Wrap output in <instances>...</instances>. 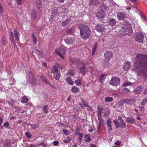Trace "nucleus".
Listing matches in <instances>:
<instances>
[{"mask_svg": "<svg viewBox=\"0 0 147 147\" xmlns=\"http://www.w3.org/2000/svg\"><path fill=\"white\" fill-rule=\"evenodd\" d=\"M98 119L99 120V125H101L104 123V120L101 118V117H98Z\"/></svg>", "mask_w": 147, "mask_h": 147, "instance_id": "nucleus-45", "label": "nucleus"}, {"mask_svg": "<svg viewBox=\"0 0 147 147\" xmlns=\"http://www.w3.org/2000/svg\"><path fill=\"white\" fill-rule=\"evenodd\" d=\"M75 39L74 37H69L65 40V42L68 44H72L74 42Z\"/></svg>", "mask_w": 147, "mask_h": 147, "instance_id": "nucleus-18", "label": "nucleus"}, {"mask_svg": "<svg viewBox=\"0 0 147 147\" xmlns=\"http://www.w3.org/2000/svg\"><path fill=\"white\" fill-rule=\"evenodd\" d=\"M84 141L86 142H89L90 140V137L88 134L84 136Z\"/></svg>", "mask_w": 147, "mask_h": 147, "instance_id": "nucleus-38", "label": "nucleus"}, {"mask_svg": "<svg viewBox=\"0 0 147 147\" xmlns=\"http://www.w3.org/2000/svg\"><path fill=\"white\" fill-rule=\"evenodd\" d=\"M56 66L58 67L61 69H62L63 68V66L61 65H60V64H59V63H56Z\"/></svg>", "mask_w": 147, "mask_h": 147, "instance_id": "nucleus-59", "label": "nucleus"}, {"mask_svg": "<svg viewBox=\"0 0 147 147\" xmlns=\"http://www.w3.org/2000/svg\"><path fill=\"white\" fill-rule=\"evenodd\" d=\"M63 131L64 134L68 135L69 134V130L64 129L63 130Z\"/></svg>", "mask_w": 147, "mask_h": 147, "instance_id": "nucleus-56", "label": "nucleus"}, {"mask_svg": "<svg viewBox=\"0 0 147 147\" xmlns=\"http://www.w3.org/2000/svg\"><path fill=\"white\" fill-rule=\"evenodd\" d=\"M30 125L31 126L32 129H34L38 128L39 127V125L38 124H30Z\"/></svg>", "mask_w": 147, "mask_h": 147, "instance_id": "nucleus-32", "label": "nucleus"}, {"mask_svg": "<svg viewBox=\"0 0 147 147\" xmlns=\"http://www.w3.org/2000/svg\"><path fill=\"white\" fill-rule=\"evenodd\" d=\"M48 107L47 106H44L42 108L43 111L45 113H47L48 112V110L47 109V108Z\"/></svg>", "mask_w": 147, "mask_h": 147, "instance_id": "nucleus-49", "label": "nucleus"}, {"mask_svg": "<svg viewBox=\"0 0 147 147\" xmlns=\"http://www.w3.org/2000/svg\"><path fill=\"white\" fill-rule=\"evenodd\" d=\"M113 123L115 124L116 128L118 129L119 128H124L126 126L125 123H123L118 121L117 120H114L113 121Z\"/></svg>", "mask_w": 147, "mask_h": 147, "instance_id": "nucleus-9", "label": "nucleus"}, {"mask_svg": "<svg viewBox=\"0 0 147 147\" xmlns=\"http://www.w3.org/2000/svg\"><path fill=\"white\" fill-rule=\"evenodd\" d=\"M10 40L11 44H15V42L14 40L13 35L10 36Z\"/></svg>", "mask_w": 147, "mask_h": 147, "instance_id": "nucleus-50", "label": "nucleus"}, {"mask_svg": "<svg viewBox=\"0 0 147 147\" xmlns=\"http://www.w3.org/2000/svg\"><path fill=\"white\" fill-rule=\"evenodd\" d=\"M59 143L58 141H54L53 142V144L55 146H57Z\"/></svg>", "mask_w": 147, "mask_h": 147, "instance_id": "nucleus-63", "label": "nucleus"}, {"mask_svg": "<svg viewBox=\"0 0 147 147\" xmlns=\"http://www.w3.org/2000/svg\"><path fill=\"white\" fill-rule=\"evenodd\" d=\"M51 73L54 74V76L57 80H59L60 79V73L56 65L53 66L52 67Z\"/></svg>", "mask_w": 147, "mask_h": 147, "instance_id": "nucleus-5", "label": "nucleus"}, {"mask_svg": "<svg viewBox=\"0 0 147 147\" xmlns=\"http://www.w3.org/2000/svg\"><path fill=\"white\" fill-rule=\"evenodd\" d=\"M123 69L125 71L128 70L131 66V63L130 62L127 61L123 65Z\"/></svg>", "mask_w": 147, "mask_h": 147, "instance_id": "nucleus-15", "label": "nucleus"}, {"mask_svg": "<svg viewBox=\"0 0 147 147\" xmlns=\"http://www.w3.org/2000/svg\"><path fill=\"white\" fill-rule=\"evenodd\" d=\"M122 101L123 103H126L128 105H131L135 103V100L134 98H126L123 99Z\"/></svg>", "mask_w": 147, "mask_h": 147, "instance_id": "nucleus-11", "label": "nucleus"}, {"mask_svg": "<svg viewBox=\"0 0 147 147\" xmlns=\"http://www.w3.org/2000/svg\"><path fill=\"white\" fill-rule=\"evenodd\" d=\"M28 82L31 84L32 86L35 85L36 79L34 77L32 78H28Z\"/></svg>", "mask_w": 147, "mask_h": 147, "instance_id": "nucleus-21", "label": "nucleus"}, {"mask_svg": "<svg viewBox=\"0 0 147 147\" xmlns=\"http://www.w3.org/2000/svg\"><path fill=\"white\" fill-rule=\"evenodd\" d=\"M36 53L38 55L39 57L43 58L45 54L44 52L40 51L38 50H36Z\"/></svg>", "mask_w": 147, "mask_h": 147, "instance_id": "nucleus-26", "label": "nucleus"}, {"mask_svg": "<svg viewBox=\"0 0 147 147\" xmlns=\"http://www.w3.org/2000/svg\"><path fill=\"white\" fill-rule=\"evenodd\" d=\"M111 122L110 119H108L107 120V126L111 125Z\"/></svg>", "mask_w": 147, "mask_h": 147, "instance_id": "nucleus-52", "label": "nucleus"}, {"mask_svg": "<svg viewBox=\"0 0 147 147\" xmlns=\"http://www.w3.org/2000/svg\"><path fill=\"white\" fill-rule=\"evenodd\" d=\"M71 21V20L69 19H67L65 21H63L62 23V25L63 26H66Z\"/></svg>", "mask_w": 147, "mask_h": 147, "instance_id": "nucleus-25", "label": "nucleus"}, {"mask_svg": "<svg viewBox=\"0 0 147 147\" xmlns=\"http://www.w3.org/2000/svg\"><path fill=\"white\" fill-rule=\"evenodd\" d=\"M113 100V99L112 97L109 96L105 98V101L106 102H112Z\"/></svg>", "mask_w": 147, "mask_h": 147, "instance_id": "nucleus-30", "label": "nucleus"}, {"mask_svg": "<svg viewBox=\"0 0 147 147\" xmlns=\"http://www.w3.org/2000/svg\"><path fill=\"white\" fill-rule=\"evenodd\" d=\"M131 83L129 82H125L123 84V86H130L131 85Z\"/></svg>", "mask_w": 147, "mask_h": 147, "instance_id": "nucleus-54", "label": "nucleus"}, {"mask_svg": "<svg viewBox=\"0 0 147 147\" xmlns=\"http://www.w3.org/2000/svg\"><path fill=\"white\" fill-rule=\"evenodd\" d=\"M74 70L70 69L69 70L68 72L67 73V75L71 76H74L75 74V73L74 72Z\"/></svg>", "mask_w": 147, "mask_h": 147, "instance_id": "nucleus-35", "label": "nucleus"}, {"mask_svg": "<svg viewBox=\"0 0 147 147\" xmlns=\"http://www.w3.org/2000/svg\"><path fill=\"white\" fill-rule=\"evenodd\" d=\"M120 83V80L118 77H112L109 81V84L114 86L119 85Z\"/></svg>", "mask_w": 147, "mask_h": 147, "instance_id": "nucleus-6", "label": "nucleus"}, {"mask_svg": "<svg viewBox=\"0 0 147 147\" xmlns=\"http://www.w3.org/2000/svg\"><path fill=\"white\" fill-rule=\"evenodd\" d=\"M28 101V99L26 96L23 97L21 100V102L24 103H27Z\"/></svg>", "mask_w": 147, "mask_h": 147, "instance_id": "nucleus-28", "label": "nucleus"}, {"mask_svg": "<svg viewBox=\"0 0 147 147\" xmlns=\"http://www.w3.org/2000/svg\"><path fill=\"white\" fill-rule=\"evenodd\" d=\"M14 34L16 40H18L19 39V34L16 29H14Z\"/></svg>", "mask_w": 147, "mask_h": 147, "instance_id": "nucleus-27", "label": "nucleus"}, {"mask_svg": "<svg viewBox=\"0 0 147 147\" xmlns=\"http://www.w3.org/2000/svg\"><path fill=\"white\" fill-rule=\"evenodd\" d=\"M66 80L69 84L73 85L74 84V82L71 80V78L67 77L66 78Z\"/></svg>", "mask_w": 147, "mask_h": 147, "instance_id": "nucleus-29", "label": "nucleus"}, {"mask_svg": "<svg viewBox=\"0 0 147 147\" xmlns=\"http://www.w3.org/2000/svg\"><path fill=\"white\" fill-rule=\"evenodd\" d=\"M1 42L2 44L4 45H5L7 43L6 39L4 36H3L2 38Z\"/></svg>", "mask_w": 147, "mask_h": 147, "instance_id": "nucleus-44", "label": "nucleus"}, {"mask_svg": "<svg viewBox=\"0 0 147 147\" xmlns=\"http://www.w3.org/2000/svg\"><path fill=\"white\" fill-rule=\"evenodd\" d=\"M11 140L7 139L4 142L3 147H10Z\"/></svg>", "mask_w": 147, "mask_h": 147, "instance_id": "nucleus-23", "label": "nucleus"}, {"mask_svg": "<svg viewBox=\"0 0 147 147\" xmlns=\"http://www.w3.org/2000/svg\"><path fill=\"white\" fill-rule=\"evenodd\" d=\"M36 3L37 8L40 9L41 6V3L40 0H37L36 2Z\"/></svg>", "mask_w": 147, "mask_h": 147, "instance_id": "nucleus-36", "label": "nucleus"}, {"mask_svg": "<svg viewBox=\"0 0 147 147\" xmlns=\"http://www.w3.org/2000/svg\"><path fill=\"white\" fill-rule=\"evenodd\" d=\"M95 29L99 33H101L102 34H104L105 32V28L103 24H98L95 26Z\"/></svg>", "mask_w": 147, "mask_h": 147, "instance_id": "nucleus-10", "label": "nucleus"}, {"mask_svg": "<svg viewBox=\"0 0 147 147\" xmlns=\"http://www.w3.org/2000/svg\"><path fill=\"white\" fill-rule=\"evenodd\" d=\"M78 28L80 30V35L82 39L86 40L89 38L91 31L87 25L80 24L78 25Z\"/></svg>", "mask_w": 147, "mask_h": 147, "instance_id": "nucleus-2", "label": "nucleus"}, {"mask_svg": "<svg viewBox=\"0 0 147 147\" xmlns=\"http://www.w3.org/2000/svg\"><path fill=\"white\" fill-rule=\"evenodd\" d=\"M132 28L131 24H125L121 30L122 33L124 35H130L132 32Z\"/></svg>", "mask_w": 147, "mask_h": 147, "instance_id": "nucleus-3", "label": "nucleus"}, {"mask_svg": "<svg viewBox=\"0 0 147 147\" xmlns=\"http://www.w3.org/2000/svg\"><path fill=\"white\" fill-rule=\"evenodd\" d=\"M116 21L113 18L109 20L108 24L109 25L112 26H114L116 24Z\"/></svg>", "mask_w": 147, "mask_h": 147, "instance_id": "nucleus-22", "label": "nucleus"}, {"mask_svg": "<svg viewBox=\"0 0 147 147\" xmlns=\"http://www.w3.org/2000/svg\"><path fill=\"white\" fill-rule=\"evenodd\" d=\"M90 70L91 71V73L92 74H94V69L92 67H91L90 68Z\"/></svg>", "mask_w": 147, "mask_h": 147, "instance_id": "nucleus-62", "label": "nucleus"}, {"mask_svg": "<svg viewBox=\"0 0 147 147\" xmlns=\"http://www.w3.org/2000/svg\"><path fill=\"white\" fill-rule=\"evenodd\" d=\"M117 18L119 20H123L125 18L126 14L124 12H119L117 13Z\"/></svg>", "mask_w": 147, "mask_h": 147, "instance_id": "nucleus-14", "label": "nucleus"}, {"mask_svg": "<svg viewBox=\"0 0 147 147\" xmlns=\"http://www.w3.org/2000/svg\"><path fill=\"white\" fill-rule=\"evenodd\" d=\"M28 76H29V78H32L34 77V74L30 71H27Z\"/></svg>", "mask_w": 147, "mask_h": 147, "instance_id": "nucleus-31", "label": "nucleus"}, {"mask_svg": "<svg viewBox=\"0 0 147 147\" xmlns=\"http://www.w3.org/2000/svg\"><path fill=\"white\" fill-rule=\"evenodd\" d=\"M71 61L73 64L78 65L80 70L79 73H83L85 69V67L83 62L78 61L75 58H73L71 59Z\"/></svg>", "mask_w": 147, "mask_h": 147, "instance_id": "nucleus-4", "label": "nucleus"}, {"mask_svg": "<svg viewBox=\"0 0 147 147\" xmlns=\"http://www.w3.org/2000/svg\"><path fill=\"white\" fill-rule=\"evenodd\" d=\"M96 16L98 19L103 20L106 17V15L104 11H100L97 12Z\"/></svg>", "mask_w": 147, "mask_h": 147, "instance_id": "nucleus-13", "label": "nucleus"}, {"mask_svg": "<svg viewBox=\"0 0 147 147\" xmlns=\"http://www.w3.org/2000/svg\"><path fill=\"white\" fill-rule=\"evenodd\" d=\"M104 55L105 57V60L106 61H108L113 57L112 53L110 51H107L104 53Z\"/></svg>", "mask_w": 147, "mask_h": 147, "instance_id": "nucleus-12", "label": "nucleus"}, {"mask_svg": "<svg viewBox=\"0 0 147 147\" xmlns=\"http://www.w3.org/2000/svg\"><path fill=\"white\" fill-rule=\"evenodd\" d=\"M37 16V11L35 9H33L31 13V17L34 20H35Z\"/></svg>", "mask_w": 147, "mask_h": 147, "instance_id": "nucleus-16", "label": "nucleus"}, {"mask_svg": "<svg viewBox=\"0 0 147 147\" xmlns=\"http://www.w3.org/2000/svg\"><path fill=\"white\" fill-rule=\"evenodd\" d=\"M103 3L105 4V5H106V6L109 7L110 5L111 2L109 0H105L103 1Z\"/></svg>", "mask_w": 147, "mask_h": 147, "instance_id": "nucleus-46", "label": "nucleus"}, {"mask_svg": "<svg viewBox=\"0 0 147 147\" xmlns=\"http://www.w3.org/2000/svg\"><path fill=\"white\" fill-rule=\"evenodd\" d=\"M118 120L119 121V122H122L123 123H125L124 120L123 119L122 117L121 116H119L118 117Z\"/></svg>", "mask_w": 147, "mask_h": 147, "instance_id": "nucleus-57", "label": "nucleus"}, {"mask_svg": "<svg viewBox=\"0 0 147 147\" xmlns=\"http://www.w3.org/2000/svg\"><path fill=\"white\" fill-rule=\"evenodd\" d=\"M80 134L79 133V129L78 128H77L76 129V131L75 132V134L76 136H77L78 135H79V134Z\"/></svg>", "mask_w": 147, "mask_h": 147, "instance_id": "nucleus-60", "label": "nucleus"}, {"mask_svg": "<svg viewBox=\"0 0 147 147\" xmlns=\"http://www.w3.org/2000/svg\"><path fill=\"white\" fill-rule=\"evenodd\" d=\"M105 78V74H101L100 75L99 78V80L102 83V80Z\"/></svg>", "mask_w": 147, "mask_h": 147, "instance_id": "nucleus-43", "label": "nucleus"}, {"mask_svg": "<svg viewBox=\"0 0 147 147\" xmlns=\"http://www.w3.org/2000/svg\"><path fill=\"white\" fill-rule=\"evenodd\" d=\"M126 121L127 123L132 124L135 121L134 119L131 117H128L126 120Z\"/></svg>", "mask_w": 147, "mask_h": 147, "instance_id": "nucleus-24", "label": "nucleus"}, {"mask_svg": "<svg viewBox=\"0 0 147 147\" xmlns=\"http://www.w3.org/2000/svg\"><path fill=\"white\" fill-rule=\"evenodd\" d=\"M60 9L61 12L63 13H65L67 11V9L63 5L61 6Z\"/></svg>", "mask_w": 147, "mask_h": 147, "instance_id": "nucleus-33", "label": "nucleus"}, {"mask_svg": "<svg viewBox=\"0 0 147 147\" xmlns=\"http://www.w3.org/2000/svg\"><path fill=\"white\" fill-rule=\"evenodd\" d=\"M32 38L33 39V43L34 44H36L37 42V39L35 35L33 33H32Z\"/></svg>", "mask_w": 147, "mask_h": 147, "instance_id": "nucleus-41", "label": "nucleus"}, {"mask_svg": "<svg viewBox=\"0 0 147 147\" xmlns=\"http://www.w3.org/2000/svg\"><path fill=\"white\" fill-rule=\"evenodd\" d=\"M98 0H89L88 5L91 7L92 6H96L99 3Z\"/></svg>", "mask_w": 147, "mask_h": 147, "instance_id": "nucleus-17", "label": "nucleus"}, {"mask_svg": "<svg viewBox=\"0 0 147 147\" xmlns=\"http://www.w3.org/2000/svg\"><path fill=\"white\" fill-rule=\"evenodd\" d=\"M123 92L127 94L130 91L127 88H125L123 89Z\"/></svg>", "mask_w": 147, "mask_h": 147, "instance_id": "nucleus-55", "label": "nucleus"}, {"mask_svg": "<svg viewBox=\"0 0 147 147\" xmlns=\"http://www.w3.org/2000/svg\"><path fill=\"white\" fill-rule=\"evenodd\" d=\"M56 53L62 58H63V55L65 54L66 52L65 48L63 46H60L58 49L55 50Z\"/></svg>", "mask_w": 147, "mask_h": 147, "instance_id": "nucleus-7", "label": "nucleus"}, {"mask_svg": "<svg viewBox=\"0 0 147 147\" xmlns=\"http://www.w3.org/2000/svg\"><path fill=\"white\" fill-rule=\"evenodd\" d=\"M97 44H95L93 46L92 49V55H93L94 53L96 48Z\"/></svg>", "mask_w": 147, "mask_h": 147, "instance_id": "nucleus-51", "label": "nucleus"}, {"mask_svg": "<svg viewBox=\"0 0 147 147\" xmlns=\"http://www.w3.org/2000/svg\"><path fill=\"white\" fill-rule=\"evenodd\" d=\"M75 83L77 86H79L81 84V80L79 79L76 80Z\"/></svg>", "mask_w": 147, "mask_h": 147, "instance_id": "nucleus-48", "label": "nucleus"}, {"mask_svg": "<svg viewBox=\"0 0 147 147\" xmlns=\"http://www.w3.org/2000/svg\"><path fill=\"white\" fill-rule=\"evenodd\" d=\"M25 135L28 138H30L31 137V135L30 133L28 132L25 133Z\"/></svg>", "mask_w": 147, "mask_h": 147, "instance_id": "nucleus-53", "label": "nucleus"}, {"mask_svg": "<svg viewBox=\"0 0 147 147\" xmlns=\"http://www.w3.org/2000/svg\"><path fill=\"white\" fill-rule=\"evenodd\" d=\"M67 34L73 35L74 33V30L73 28H71L68 29L66 31Z\"/></svg>", "mask_w": 147, "mask_h": 147, "instance_id": "nucleus-20", "label": "nucleus"}, {"mask_svg": "<svg viewBox=\"0 0 147 147\" xmlns=\"http://www.w3.org/2000/svg\"><path fill=\"white\" fill-rule=\"evenodd\" d=\"M147 102V98H144L140 102V105L142 106H144Z\"/></svg>", "mask_w": 147, "mask_h": 147, "instance_id": "nucleus-42", "label": "nucleus"}, {"mask_svg": "<svg viewBox=\"0 0 147 147\" xmlns=\"http://www.w3.org/2000/svg\"><path fill=\"white\" fill-rule=\"evenodd\" d=\"M81 101L82 103L80 104V105L82 108H84L86 107L89 108H91L90 106L88 105L86 101L84 99H82Z\"/></svg>", "mask_w": 147, "mask_h": 147, "instance_id": "nucleus-19", "label": "nucleus"}, {"mask_svg": "<svg viewBox=\"0 0 147 147\" xmlns=\"http://www.w3.org/2000/svg\"><path fill=\"white\" fill-rule=\"evenodd\" d=\"M101 125H97V131L98 132H100L101 130Z\"/></svg>", "mask_w": 147, "mask_h": 147, "instance_id": "nucleus-58", "label": "nucleus"}, {"mask_svg": "<svg viewBox=\"0 0 147 147\" xmlns=\"http://www.w3.org/2000/svg\"><path fill=\"white\" fill-rule=\"evenodd\" d=\"M106 5H105V4L103 3H102L100 5V7L102 9V11H104L106 9L107 7V6H106Z\"/></svg>", "mask_w": 147, "mask_h": 147, "instance_id": "nucleus-37", "label": "nucleus"}, {"mask_svg": "<svg viewBox=\"0 0 147 147\" xmlns=\"http://www.w3.org/2000/svg\"><path fill=\"white\" fill-rule=\"evenodd\" d=\"M40 78L41 80L45 83L47 84L49 82V81L47 80V79L45 77L41 76H40Z\"/></svg>", "mask_w": 147, "mask_h": 147, "instance_id": "nucleus-39", "label": "nucleus"}, {"mask_svg": "<svg viewBox=\"0 0 147 147\" xmlns=\"http://www.w3.org/2000/svg\"><path fill=\"white\" fill-rule=\"evenodd\" d=\"M135 58L137 70L140 71L145 79H147V54L139 53Z\"/></svg>", "mask_w": 147, "mask_h": 147, "instance_id": "nucleus-1", "label": "nucleus"}, {"mask_svg": "<svg viewBox=\"0 0 147 147\" xmlns=\"http://www.w3.org/2000/svg\"><path fill=\"white\" fill-rule=\"evenodd\" d=\"M4 125L5 126V127L7 128L9 126V124L8 122L4 123Z\"/></svg>", "mask_w": 147, "mask_h": 147, "instance_id": "nucleus-61", "label": "nucleus"}, {"mask_svg": "<svg viewBox=\"0 0 147 147\" xmlns=\"http://www.w3.org/2000/svg\"><path fill=\"white\" fill-rule=\"evenodd\" d=\"M98 110V117H101V114L102 113V108H99Z\"/></svg>", "mask_w": 147, "mask_h": 147, "instance_id": "nucleus-47", "label": "nucleus"}, {"mask_svg": "<svg viewBox=\"0 0 147 147\" xmlns=\"http://www.w3.org/2000/svg\"><path fill=\"white\" fill-rule=\"evenodd\" d=\"M141 88L140 87H138L134 90V92L137 94H139L141 92Z\"/></svg>", "mask_w": 147, "mask_h": 147, "instance_id": "nucleus-34", "label": "nucleus"}, {"mask_svg": "<svg viewBox=\"0 0 147 147\" xmlns=\"http://www.w3.org/2000/svg\"><path fill=\"white\" fill-rule=\"evenodd\" d=\"M49 86H50L52 88H53L56 89V88L55 86L54 85L51 84V83H50L49 82L47 83Z\"/></svg>", "mask_w": 147, "mask_h": 147, "instance_id": "nucleus-64", "label": "nucleus"}, {"mask_svg": "<svg viewBox=\"0 0 147 147\" xmlns=\"http://www.w3.org/2000/svg\"><path fill=\"white\" fill-rule=\"evenodd\" d=\"M135 41L138 42L142 43L143 42V39L144 38V35L140 32H137L134 36Z\"/></svg>", "mask_w": 147, "mask_h": 147, "instance_id": "nucleus-8", "label": "nucleus"}, {"mask_svg": "<svg viewBox=\"0 0 147 147\" xmlns=\"http://www.w3.org/2000/svg\"><path fill=\"white\" fill-rule=\"evenodd\" d=\"M78 88L76 86H73L71 89V90L73 93H76L78 91Z\"/></svg>", "mask_w": 147, "mask_h": 147, "instance_id": "nucleus-40", "label": "nucleus"}]
</instances>
